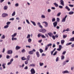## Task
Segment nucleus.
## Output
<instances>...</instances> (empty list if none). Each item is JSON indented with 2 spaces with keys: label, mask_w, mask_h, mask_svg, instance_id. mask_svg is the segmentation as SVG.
<instances>
[{
  "label": "nucleus",
  "mask_w": 74,
  "mask_h": 74,
  "mask_svg": "<svg viewBox=\"0 0 74 74\" xmlns=\"http://www.w3.org/2000/svg\"><path fill=\"white\" fill-rule=\"evenodd\" d=\"M74 14V12L73 11H71L69 12V15H72Z\"/></svg>",
  "instance_id": "a878e982"
},
{
  "label": "nucleus",
  "mask_w": 74,
  "mask_h": 74,
  "mask_svg": "<svg viewBox=\"0 0 74 74\" xmlns=\"http://www.w3.org/2000/svg\"><path fill=\"white\" fill-rule=\"evenodd\" d=\"M63 64L64 65H65V64H66V61H64L63 63Z\"/></svg>",
  "instance_id": "0e129e2a"
},
{
  "label": "nucleus",
  "mask_w": 74,
  "mask_h": 74,
  "mask_svg": "<svg viewBox=\"0 0 74 74\" xmlns=\"http://www.w3.org/2000/svg\"><path fill=\"white\" fill-rule=\"evenodd\" d=\"M60 8H63V6L61 5H59V6Z\"/></svg>",
  "instance_id": "774afa93"
},
{
  "label": "nucleus",
  "mask_w": 74,
  "mask_h": 74,
  "mask_svg": "<svg viewBox=\"0 0 74 74\" xmlns=\"http://www.w3.org/2000/svg\"><path fill=\"white\" fill-rule=\"evenodd\" d=\"M28 42H29V43H30V42H32V39L30 38H29L28 39Z\"/></svg>",
  "instance_id": "cd10ccee"
},
{
  "label": "nucleus",
  "mask_w": 74,
  "mask_h": 74,
  "mask_svg": "<svg viewBox=\"0 0 74 74\" xmlns=\"http://www.w3.org/2000/svg\"><path fill=\"white\" fill-rule=\"evenodd\" d=\"M22 60H27V59L25 57H23L21 58Z\"/></svg>",
  "instance_id": "393cba45"
},
{
  "label": "nucleus",
  "mask_w": 74,
  "mask_h": 74,
  "mask_svg": "<svg viewBox=\"0 0 74 74\" xmlns=\"http://www.w3.org/2000/svg\"><path fill=\"white\" fill-rule=\"evenodd\" d=\"M64 40H61V44H64Z\"/></svg>",
  "instance_id": "4c0bfd02"
},
{
  "label": "nucleus",
  "mask_w": 74,
  "mask_h": 74,
  "mask_svg": "<svg viewBox=\"0 0 74 74\" xmlns=\"http://www.w3.org/2000/svg\"><path fill=\"white\" fill-rule=\"evenodd\" d=\"M62 74H65L66 73H69V72L67 70H66L62 71Z\"/></svg>",
  "instance_id": "9d476101"
},
{
  "label": "nucleus",
  "mask_w": 74,
  "mask_h": 74,
  "mask_svg": "<svg viewBox=\"0 0 74 74\" xmlns=\"http://www.w3.org/2000/svg\"><path fill=\"white\" fill-rule=\"evenodd\" d=\"M39 51H40V53H42V52H44V51L42 49H39Z\"/></svg>",
  "instance_id": "f704fd0d"
},
{
  "label": "nucleus",
  "mask_w": 74,
  "mask_h": 74,
  "mask_svg": "<svg viewBox=\"0 0 74 74\" xmlns=\"http://www.w3.org/2000/svg\"><path fill=\"white\" fill-rule=\"evenodd\" d=\"M26 52V50L25 49H23L22 50H21V52L22 53H24V52Z\"/></svg>",
  "instance_id": "ea45409f"
},
{
  "label": "nucleus",
  "mask_w": 74,
  "mask_h": 74,
  "mask_svg": "<svg viewBox=\"0 0 74 74\" xmlns=\"http://www.w3.org/2000/svg\"><path fill=\"white\" fill-rule=\"evenodd\" d=\"M65 8L66 9V10H67L68 11H70V9L69 8V7L67 6H66V7H65Z\"/></svg>",
  "instance_id": "dca6fc26"
},
{
  "label": "nucleus",
  "mask_w": 74,
  "mask_h": 74,
  "mask_svg": "<svg viewBox=\"0 0 74 74\" xmlns=\"http://www.w3.org/2000/svg\"><path fill=\"white\" fill-rule=\"evenodd\" d=\"M34 52L32 51H29V53L30 55H32L34 53Z\"/></svg>",
  "instance_id": "6ab92c4d"
},
{
  "label": "nucleus",
  "mask_w": 74,
  "mask_h": 74,
  "mask_svg": "<svg viewBox=\"0 0 74 74\" xmlns=\"http://www.w3.org/2000/svg\"><path fill=\"white\" fill-rule=\"evenodd\" d=\"M26 48H31L30 46H26Z\"/></svg>",
  "instance_id": "052dcab7"
},
{
  "label": "nucleus",
  "mask_w": 74,
  "mask_h": 74,
  "mask_svg": "<svg viewBox=\"0 0 74 74\" xmlns=\"http://www.w3.org/2000/svg\"><path fill=\"white\" fill-rule=\"evenodd\" d=\"M61 60H64V59L65 57H64V56L62 55L61 56Z\"/></svg>",
  "instance_id": "b1692460"
},
{
  "label": "nucleus",
  "mask_w": 74,
  "mask_h": 74,
  "mask_svg": "<svg viewBox=\"0 0 74 74\" xmlns=\"http://www.w3.org/2000/svg\"><path fill=\"white\" fill-rule=\"evenodd\" d=\"M52 37L53 40H55V36H53Z\"/></svg>",
  "instance_id": "4d7b16f0"
},
{
  "label": "nucleus",
  "mask_w": 74,
  "mask_h": 74,
  "mask_svg": "<svg viewBox=\"0 0 74 74\" xmlns=\"http://www.w3.org/2000/svg\"><path fill=\"white\" fill-rule=\"evenodd\" d=\"M42 35V34H39L38 35V37H40V36H41Z\"/></svg>",
  "instance_id": "79ce46f5"
},
{
  "label": "nucleus",
  "mask_w": 74,
  "mask_h": 74,
  "mask_svg": "<svg viewBox=\"0 0 74 74\" xmlns=\"http://www.w3.org/2000/svg\"><path fill=\"white\" fill-rule=\"evenodd\" d=\"M41 17L42 18H45V16L44 14H42L41 16Z\"/></svg>",
  "instance_id": "e433bc0d"
},
{
  "label": "nucleus",
  "mask_w": 74,
  "mask_h": 74,
  "mask_svg": "<svg viewBox=\"0 0 74 74\" xmlns=\"http://www.w3.org/2000/svg\"><path fill=\"white\" fill-rule=\"evenodd\" d=\"M69 40L70 41H74V37L71 38Z\"/></svg>",
  "instance_id": "bb28decb"
},
{
  "label": "nucleus",
  "mask_w": 74,
  "mask_h": 74,
  "mask_svg": "<svg viewBox=\"0 0 74 74\" xmlns=\"http://www.w3.org/2000/svg\"><path fill=\"white\" fill-rule=\"evenodd\" d=\"M42 23H45V25H44V26L45 27H47L48 26V23L46 21H43L42 22Z\"/></svg>",
  "instance_id": "20e7f679"
},
{
  "label": "nucleus",
  "mask_w": 74,
  "mask_h": 74,
  "mask_svg": "<svg viewBox=\"0 0 74 74\" xmlns=\"http://www.w3.org/2000/svg\"><path fill=\"white\" fill-rule=\"evenodd\" d=\"M31 74H35V73H36V71L33 68H32V69H31Z\"/></svg>",
  "instance_id": "39448f33"
},
{
  "label": "nucleus",
  "mask_w": 74,
  "mask_h": 74,
  "mask_svg": "<svg viewBox=\"0 0 74 74\" xmlns=\"http://www.w3.org/2000/svg\"><path fill=\"white\" fill-rule=\"evenodd\" d=\"M57 21L58 22H59L60 21V19L59 18H57Z\"/></svg>",
  "instance_id": "3c124183"
},
{
  "label": "nucleus",
  "mask_w": 74,
  "mask_h": 74,
  "mask_svg": "<svg viewBox=\"0 0 74 74\" xmlns=\"http://www.w3.org/2000/svg\"><path fill=\"white\" fill-rule=\"evenodd\" d=\"M39 65L41 67H42L43 65H44V63L41 62H39Z\"/></svg>",
  "instance_id": "aec40b11"
},
{
  "label": "nucleus",
  "mask_w": 74,
  "mask_h": 74,
  "mask_svg": "<svg viewBox=\"0 0 74 74\" xmlns=\"http://www.w3.org/2000/svg\"><path fill=\"white\" fill-rule=\"evenodd\" d=\"M13 52L12 50H9L8 51L7 53L9 54H12Z\"/></svg>",
  "instance_id": "0eeeda50"
},
{
  "label": "nucleus",
  "mask_w": 74,
  "mask_h": 74,
  "mask_svg": "<svg viewBox=\"0 0 74 74\" xmlns=\"http://www.w3.org/2000/svg\"><path fill=\"white\" fill-rule=\"evenodd\" d=\"M67 15H66L64 17L62 18V22H64L66 21V19L67 18Z\"/></svg>",
  "instance_id": "7ed1b4c3"
},
{
  "label": "nucleus",
  "mask_w": 74,
  "mask_h": 74,
  "mask_svg": "<svg viewBox=\"0 0 74 74\" xmlns=\"http://www.w3.org/2000/svg\"><path fill=\"white\" fill-rule=\"evenodd\" d=\"M15 12L14 11L12 14V16H15Z\"/></svg>",
  "instance_id": "473e14b6"
},
{
  "label": "nucleus",
  "mask_w": 74,
  "mask_h": 74,
  "mask_svg": "<svg viewBox=\"0 0 74 74\" xmlns=\"http://www.w3.org/2000/svg\"><path fill=\"white\" fill-rule=\"evenodd\" d=\"M60 4L62 5H63V6H64V1L63 0H61L60 1Z\"/></svg>",
  "instance_id": "6e6552de"
},
{
  "label": "nucleus",
  "mask_w": 74,
  "mask_h": 74,
  "mask_svg": "<svg viewBox=\"0 0 74 74\" xmlns=\"http://www.w3.org/2000/svg\"><path fill=\"white\" fill-rule=\"evenodd\" d=\"M13 61H14V59L13 58H12L10 60V62H11L12 63V62H13Z\"/></svg>",
  "instance_id": "338daca9"
},
{
  "label": "nucleus",
  "mask_w": 74,
  "mask_h": 74,
  "mask_svg": "<svg viewBox=\"0 0 74 74\" xmlns=\"http://www.w3.org/2000/svg\"><path fill=\"white\" fill-rule=\"evenodd\" d=\"M61 14V12H59L57 15V16H59L60 15V14Z\"/></svg>",
  "instance_id": "de8ad7c7"
},
{
  "label": "nucleus",
  "mask_w": 74,
  "mask_h": 74,
  "mask_svg": "<svg viewBox=\"0 0 74 74\" xmlns=\"http://www.w3.org/2000/svg\"><path fill=\"white\" fill-rule=\"evenodd\" d=\"M24 69L25 70H27L28 69V67L27 66H26L24 68Z\"/></svg>",
  "instance_id": "13d9d810"
},
{
  "label": "nucleus",
  "mask_w": 74,
  "mask_h": 74,
  "mask_svg": "<svg viewBox=\"0 0 74 74\" xmlns=\"http://www.w3.org/2000/svg\"><path fill=\"white\" fill-rule=\"evenodd\" d=\"M58 53V51H56L54 53H53V56H55L56 54H57V53Z\"/></svg>",
  "instance_id": "a19ab883"
},
{
  "label": "nucleus",
  "mask_w": 74,
  "mask_h": 74,
  "mask_svg": "<svg viewBox=\"0 0 74 74\" xmlns=\"http://www.w3.org/2000/svg\"><path fill=\"white\" fill-rule=\"evenodd\" d=\"M56 60V62H58V60H59V57H57Z\"/></svg>",
  "instance_id": "5fc2aeb1"
},
{
  "label": "nucleus",
  "mask_w": 74,
  "mask_h": 74,
  "mask_svg": "<svg viewBox=\"0 0 74 74\" xmlns=\"http://www.w3.org/2000/svg\"><path fill=\"white\" fill-rule=\"evenodd\" d=\"M66 37H67V35H64L63 36V38H66Z\"/></svg>",
  "instance_id": "603ef678"
},
{
  "label": "nucleus",
  "mask_w": 74,
  "mask_h": 74,
  "mask_svg": "<svg viewBox=\"0 0 74 74\" xmlns=\"http://www.w3.org/2000/svg\"><path fill=\"white\" fill-rule=\"evenodd\" d=\"M56 21V19H55V18H52V22H55Z\"/></svg>",
  "instance_id": "58836bf2"
},
{
  "label": "nucleus",
  "mask_w": 74,
  "mask_h": 74,
  "mask_svg": "<svg viewBox=\"0 0 74 74\" xmlns=\"http://www.w3.org/2000/svg\"><path fill=\"white\" fill-rule=\"evenodd\" d=\"M25 64H27L28 63H29V60H27L25 61L24 62Z\"/></svg>",
  "instance_id": "c85d7f7f"
},
{
  "label": "nucleus",
  "mask_w": 74,
  "mask_h": 74,
  "mask_svg": "<svg viewBox=\"0 0 74 74\" xmlns=\"http://www.w3.org/2000/svg\"><path fill=\"white\" fill-rule=\"evenodd\" d=\"M51 8V10H55V7H52Z\"/></svg>",
  "instance_id": "e2e57ef3"
},
{
  "label": "nucleus",
  "mask_w": 74,
  "mask_h": 74,
  "mask_svg": "<svg viewBox=\"0 0 74 74\" xmlns=\"http://www.w3.org/2000/svg\"><path fill=\"white\" fill-rule=\"evenodd\" d=\"M19 6V3H16L15 4V7H18Z\"/></svg>",
  "instance_id": "49530a36"
},
{
  "label": "nucleus",
  "mask_w": 74,
  "mask_h": 74,
  "mask_svg": "<svg viewBox=\"0 0 74 74\" xmlns=\"http://www.w3.org/2000/svg\"><path fill=\"white\" fill-rule=\"evenodd\" d=\"M53 4L56 6V7H58V4H57L56 3H54Z\"/></svg>",
  "instance_id": "c756f323"
},
{
  "label": "nucleus",
  "mask_w": 74,
  "mask_h": 74,
  "mask_svg": "<svg viewBox=\"0 0 74 74\" xmlns=\"http://www.w3.org/2000/svg\"><path fill=\"white\" fill-rule=\"evenodd\" d=\"M26 21L27 23L28 24H30V22H29V21L28 20H26Z\"/></svg>",
  "instance_id": "8fccbe9b"
},
{
  "label": "nucleus",
  "mask_w": 74,
  "mask_h": 74,
  "mask_svg": "<svg viewBox=\"0 0 74 74\" xmlns=\"http://www.w3.org/2000/svg\"><path fill=\"white\" fill-rule=\"evenodd\" d=\"M9 27V25H6L4 27V29H7L8 27Z\"/></svg>",
  "instance_id": "2f4dec72"
},
{
  "label": "nucleus",
  "mask_w": 74,
  "mask_h": 74,
  "mask_svg": "<svg viewBox=\"0 0 74 74\" xmlns=\"http://www.w3.org/2000/svg\"><path fill=\"white\" fill-rule=\"evenodd\" d=\"M41 37L42 38H46V37L45 36H44V35H42Z\"/></svg>",
  "instance_id": "a18cd8bd"
},
{
  "label": "nucleus",
  "mask_w": 74,
  "mask_h": 74,
  "mask_svg": "<svg viewBox=\"0 0 74 74\" xmlns=\"http://www.w3.org/2000/svg\"><path fill=\"white\" fill-rule=\"evenodd\" d=\"M11 39L12 41H16V40H17V38H12Z\"/></svg>",
  "instance_id": "f3484780"
},
{
  "label": "nucleus",
  "mask_w": 74,
  "mask_h": 74,
  "mask_svg": "<svg viewBox=\"0 0 74 74\" xmlns=\"http://www.w3.org/2000/svg\"><path fill=\"white\" fill-rule=\"evenodd\" d=\"M21 47H19L18 46H16V50H18V49H19L20 48H21Z\"/></svg>",
  "instance_id": "a211bd4d"
},
{
  "label": "nucleus",
  "mask_w": 74,
  "mask_h": 74,
  "mask_svg": "<svg viewBox=\"0 0 74 74\" xmlns=\"http://www.w3.org/2000/svg\"><path fill=\"white\" fill-rule=\"evenodd\" d=\"M10 56H9V55H7L6 56V58H7L8 59H9V58H10Z\"/></svg>",
  "instance_id": "bf43d9fd"
},
{
  "label": "nucleus",
  "mask_w": 74,
  "mask_h": 74,
  "mask_svg": "<svg viewBox=\"0 0 74 74\" xmlns=\"http://www.w3.org/2000/svg\"><path fill=\"white\" fill-rule=\"evenodd\" d=\"M57 25H58V22H55L53 23V25L54 27H56L57 26Z\"/></svg>",
  "instance_id": "1a4fd4ad"
},
{
  "label": "nucleus",
  "mask_w": 74,
  "mask_h": 74,
  "mask_svg": "<svg viewBox=\"0 0 74 74\" xmlns=\"http://www.w3.org/2000/svg\"><path fill=\"white\" fill-rule=\"evenodd\" d=\"M10 23H11V22H7V23H6V24H7V25H8V26H9V25H10Z\"/></svg>",
  "instance_id": "09e8293b"
},
{
  "label": "nucleus",
  "mask_w": 74,
  "mask_h": 74,
  "mask_svg": "<svg viewBox=\"0 0 74 74\" xmlns=\"http://www.w3.org/2000/svg\"><path fill=\"white\" fill-rule=\"evenodd\" d=\"M30 67H35L36 66V64H32L29 65Z\"/></svg>",
  "instance_id": "2eb2a0df"
},
{
  "label": "nucleus",
  "mask_w": 74,
  "mask_h": 74,
  "mask_svg": "<svg viewBox=\"0 0 74 74\" xmlns=\"http://www.w3.org/2000/svg\"><path fill=\"white\" fill-rule=\"evenodd\" d=\"M12 63L11 62H8L7 64L8 65H10V64H11Z\"/></svg>",
  "instance_id": "680f3d73"
},
{
  "label": "nucleus",
  "mask_w": 74,
  "mask_h": 74,
  "mask_svg": "<svg viewBox=\"0 0 74 74\" xmlns=\"http://www.w3.org/2000/svg\"><path fill=\"white\" fill-rule=\"evenodd\" d=\"M17 34L16 33H15L14 34L12 35L11 36V37H12V38H14L15 37Z\"/></svg>",
  "instance_id": "ddd939ff"
},
{
  "label": "nucleus",
  "mask_w": 74,
  "mask_h": 74,
  "mask_svg": "<svg viewBox=\"0 0 74 74\" xmlns=\"http://www.w3.org/2000/svg\"><path fill=\"white\" fill-rule=\"evenodd\" d=\"M72 44V42H71L68 43L66 44V46H68V45H71V44Z\"/></svg>",
  "instance_id": "72a5a7b5"
},
{
  "label": "nucleus",
  "mask_w": 74,
  "mask_h": 74,
  "mask_svg": "<svg viewBox=\"0 0 74 74\" xmlns=\"http://www.w3.org/2000/svg\"><path fill=\"white\" fill-rule=\"evenodd\" d=\"M30 56L29 55L27 57V60H30Z\"/></svg>",
  "instance_id": "412c9836"
},
{
  "label": "nucleus",
  "mask_w": 74,
  "mask_h": 74,
  "mask_svg": "<svg viewBox=\"0 0 74 74\" xmlns=\"http://www.w3.org/2000/svg\"><path fill=\"white\" fill-rule=\"evenodd\" d=\"M69 6L71 7H74V5H73L69 4Z\"/></svg>",
  "instance_id": "864d4df0"
},
{
  "label": "nucleus",
  "mask_w": 74,
  "mask_h": 74,
  "mask_svg": "<svg viewBox=\"0 0 74 74\" xmlns=\"http://www.w3.org/2000/svg\"><path fill=\"white\" fill-rule=\"evenodd\" d=\"M66 51H64L63 52L62 54V55H65V54H66Z\"/></svg>",
  "instance_id": "c03bdc74"
},
{
  "label": "nucleus",
  "mask_w": 74,
  "mask_h": 74,
  "mask_svg": "<svg viewBox=\"0 0 74 74\" xmlns=\"http://www.w3.org/2000/svg\"><path fill=\"white\" fill-rule=\"evenodd\" d=\"M10 21H14V18H12L10 19Z\"/></svg>",
  "instance_id": "69168bd1"
},
{
  "label": "nucleus",
  "mask_w": 74,
  "mask_h": 74,
  "mask_svg": "<svg viewBox=\"0 0 74 74\" xmlns=\"http://www.w3.org/2000/svg\"><path fill=\"white\" fill-rule=\"evenodd\" d=\"M5 38V36L4 35H3L1 37V39H4Z\"/></svg>",
  "instance_id": "4be33fe9"
},
{
  "label": "nucleus",
  "mask_w": 74,
  "mask_h": 74,
  "mask_svg": "<svg viewBox=\"0 0 74 74\" xmlns=\"http://www.w3.org/2000/svg\"><path fill=\"white\" fill-rule=\"evenodd\" d=\"M8 16V14L5 13H3L2 14V16L3 17V18H5V17H6V16Z\"/></svg>",
  "instance_id": "423d86ee"
},
{
  "label": "nucleus",
  "mask_w": 74,
  "mask_h": 74,
  "mask_svg": "<svg viewBox=\"0 0 74 74\" xmlns=\"http://www.w3.org/2000/svg\"><path fill=\"white\" fill-rule=\"evenodd\" d=\"M36 55L37 56V58H39L40 57V55L39 53V52L37 51L36 53Z\"/></svg>",
  "instance_id": "9b49d317"
},
{
  "label": "nucleus",
  "mask_w": 74,
  "mask_h": 74,
  "mask_svg": "<svg viewBox=\"0 0 74 74\" xmlns=\"http://www.w3.org/2000/svg\"><path fill=\"white\" fill-rule=\"evenodd\" d=\"M62 45H59V48H60V49H62Z\"/></svg>",
  "instance_id": "6e6d98bb"
},
{
  "label": "nucleus",
  "mask_w": 74,
  "mask_h": 74,
  "mask_svg": "<svg viewBox=\"0 0 74 74\" xmlns=\"http://www.w3.org/2000/svg\"><path fill=\"white\" fill-rule=\"evenodd\" d=\"M30 38V34H28L27 35L26 38L29 39V38Z\"/></svg>",
  "instance_id": "c9c22d12"
},
{
  "label": "nucleus",
  "mask_w": 74,
  "mask_h": 74,
  "mask_svg": "<svg viewBox=\"0 0 74 74\" xmlns=\"http://www.w3.org/2000/svg\"><path fill=\"white\" fill-rule=\"evenodd\" d=\"M31 22L32 23L34 26H36V23L35 22L31 21Z\"/></svg>",
  "instance_id": "f8f14e48"
},
{
  "label": "nucleus",
  "mask_w": 74,
  "mask_h": 74,
  "mask_svg": "<svg viewBox=\"0 0 74 74\" xmlns=\"http://www.w3.org/2000/svg\"><path fill=\"white\" fill-rule=\"evenodd\" d=\"M5 63H3L2 64V66L3 67V69H5Z\"/></svg>",
  "instance_id": "5701e85b"
},
{
  "label": "nucleus",
  "mask_w": 74,
  "mask_h": 74,
  "mask_svg": "<svg viewBox=\"0 0 74 74\" xmlns=\"http://www.w3.org/2000/svg\"><path fill=\"white\" fill-rule=\"evenodd\" d=\"M52 44L50 43L48 44L45 47V51H47V50H48V48H49V46H52Z\"/></svg>",
  "instance_id": "f257e3e1"
},
{
  "label": "nucleus",
  "mask_w": 74,
  "mask_h": 74,
  "mask_svg": "<svg viewBox=\"0 0 74 74\" xmlns=\"http://www.w3.org/2000/svg\"><path fill=\"white\" fill-rule=\"evenodd\" d=\"M39 31L40 32H41L42 33H45L46 30L44 29H42L39 30Z\"/></svg>",
  "instance_id": "f03ea898"
},
{
  "label": "nucleus",
  "mask_w": 74,
  "mask_h": 74,
  "mask_svg": "<svg viewBox=\"0 0 74 74\" xmlns=\"http://www.w3.org/2000/svg\"><path fill=\"white\" fill-rule=\"evenodd\" d=\"M7 8H8V7L7 6H5L3 8V9L5 10H7Z\"/></svg>",
  "instance_id": "7c9ffc66"
},
{
  "label": "nucleus",
  "mask_w": 74,
  "mask_h": 74,
  "mask_svg": "<svg viewBox=\"0 0 74 74\" xmlns=\"http://www.w3.org/2000/svg\"><path fill=\"white\" fill-rule=\"evenodd\" d=\"M48 35L50 37H52L53 36V34L52 32H49L48 33Z\"/></svg>",
  "instance_id": "4468645a"
},
{
  "label": "nucleus",
  "mask_w": 74,
  "mask_h": 74,
  "mask_svg": "<svg viewBox=\"0 0 74 74\" xmlns=\"http://www.w3.org/2000/svg\"><path fill=\"white\" fill-rule=\"evenodd\" d=\"M47 12H51V10L50 9H48L47 10Z\"/></svg>",
  "instance_id": "37998d69"
}]
</instances>
